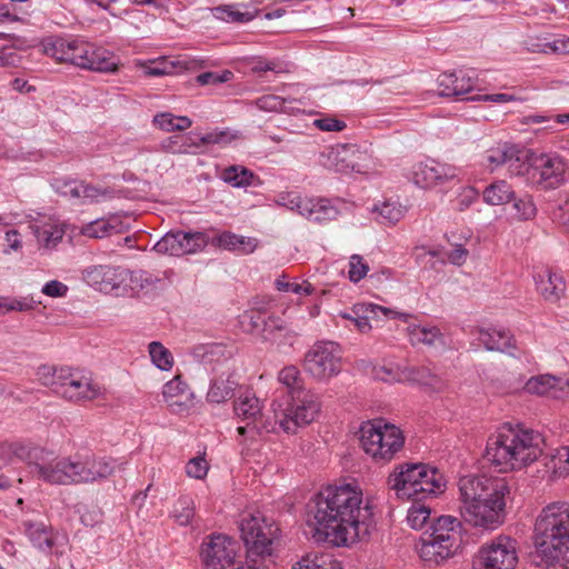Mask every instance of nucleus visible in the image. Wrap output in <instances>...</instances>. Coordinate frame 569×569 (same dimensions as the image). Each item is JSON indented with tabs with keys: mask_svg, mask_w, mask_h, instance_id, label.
<instances>
[{
	"mask_svg": "<svg viewBox=\"0 0 569 569\" xmlns=\"http://www.w3.org/2000/svg\"><path fill=\"white\" fill-rule=\"evenodd\" d=\"M80 199L82 203L89 202H99L100 198H104L110 196L111 191L108 189H100L92 184L86 183L82 181L81 190H80Z\"/></svg>",
	"mask_w": 569,
	"mask_h": 569,
	"instance_id": "obj_57",
	"label": "nucleus"
},
{
	"mask_svg": "<svg viewBox=\"0 0 569 569\" xmlns=\"http://www.w3.org/2000/svg\"><path fill=\"white\" fill-rule=\"evenodd\" d=\"M149 355L154 366L161 370H170L173 366L171 352L160 342L152 341L149 345Z\"/></svg>",
	"mask_w": 569,
	"mask_h": 569,
	"instance_id": "obj_43",
	"label": "nucleus"
},
{
	"mask_svg": "<svg viewBox=\"0 0 569 569\" xmlns=\"http://www.w3.org/2000/svg\"><path fill=\"white\" fill-rule=\"evenodd\" d=\"M517 561L515 541L499 536L479 549L472 565L475 569H515Z\"/></svg>",
	"mask_w": 569,
	"mask_h": 569,
	"instance_id": "obj_14",
	"label": "nucleus"
},
{
	"mask_svg": "<svg viewBox=\"0 0 569 569\" xmlns=\"http://www.w3.org/2000/svg\"><path fill=\"white\" fill-rule=\"evenodd\" d=\"M204 569H244L240 546L226 535H210L201 543Z\"/></svg>",
	"mask_w": 569,
	"mask_h": 569,
	"instance_id": "obj_10",
	"label": "nucleus"
},
{
	"mask_svg": "<svg viewBox=\"0 0 569 569\" xmlns=\"http://www.w3.org/2000/svg\"><path fill=\"white\" fill-rule=\"evenodd\" d=\"M209 466L203 457L190 459L186 466V472L189 477L202 479L208 472Z\"/></svg>",
	"mask_w": 569,
	"mask_h": 569,
	"instance_id": "obj_61",
	"label": "nucleus"
},
{
	"mask_svg": "<svg viewBox=\"0 0 569 569\" xmlns=\"http://www.w3.org/2000/svg\"><path fill=\"white\" fill-rule=\"evenodd\" d=\"M542 435L520 423L505 422L487 442L486 458L500 472L520 470L543 452Z\"/></svg>",
	"mask_w": 569,
	"mask_h": 569,
	"instance_id": "obj_3",
	"label": "nucleus"
},
{
	"mask_svg": "<svg viewBox=\"0 0 569 569\" xmlns=\"http://www.w3.org/2000/svg\"><path fill=\"white\" fill-rule=\"evenodd\" d=\"M390 489L401 499L419 502L442 492V476L425 463L400 465L388 478Z\"/></svg>",
	"mask_w": 569,
	"mask_h": 569,
	"instance_id": "obj_7",
	"label": "nucleus"
},
{
	"mask_svg": "<svg viewBox=\"0 0 569 569\" xmlns=\"http://www.w3.org/2000/svg\"><path fill=\"white\" fill-rule=\"evenodd\" d=\"M566 164L559 156L540 154L532 160L531 179L543 189H555L565 181Z\"/></svg>",
	"mask_w": 569,
	"mask_h": 569,
	"instance_id": "obj_17",
	"label": "nucleus"
},
{
	"mask_svg": "<svg viewBox=\"0 0 569 569\" xmlns=\"http://www.w3.org/2000/svg\"><path fill=\"white\" fill-rule=\"evenodd\" d=\"M172 517L180 526H188L194 517V501L190 496H181L172 510Z\"/></svg>",
	"mask_w": 569,
	"mask_h": 569,
	"instance_id": "obj_42",
	"label": "nucleus"
},
{
	"mask_svg": "<svg viewBox=\"0 0 569 569\" xmlns=\"http://www.w3.org/2000/svg\"><path fill=\"white\" fill-rule=\"evenodd\" d=\"M302 207L303 214L307 219L315 222H326L335 220L339 211L331 204L328 199L323 198H308Z\"/></svg>",
	"mask_w": 569,
	"mask_h": 569,
	"instance_id": "obj_31",
	"label": "nucleus"
},
{
	"mask_svg": "<svg viewBox=\"0 0 569 569\" xmlns=\"http://www.w3.org/2000/svg\"><path fill=\"white\" fill-rule=\"evenodd\" d=\"M214 242L220 248L239 251L244 254L252 253L258 247L256 238L239 236L230 231H224L217 236Z\"/></svg>",
	"mask_w": 569,
	"mask_h": 569,
	"instance_id": "obj_34",
	"label": "nucleus"
},
{
	"mask_svg": "<svg viewBox=\"0 0 569 569\" xmlns=\"http://www.w3.org/2000/svg\"><path fill=\"white\" fill-rule=\"evenodd\" d=\"M515 150L512 148L503 147V148H497L491 149L488 151L486 156V163L493 170L495 168L508 164V161L512 158V152Z\"/></svg>",
	"mask_w": 569,
	"mask_h": 569,
	"instance_id": "obj_55",
	"label": "nucleus"
},
{
	"mask_svg": "<svg viewBox=\"0 0 569 569\" xmlns=\"http://www.w3.org/2000/svg\"><path fill=\"white\" fill-rule=\"evenodd\" d=\"M308 198H303L297 192H286L279 194L278 203L289 208L290 210H296L299 214H303L302 207L306 203Z\"/></svg>",
	"mask_w": 569,
	"mask_h": 569,
	"instance_id": "obj_59",
	"label": "nucleus"
},
{
	"mask_svg": "<svg viewBox=\"0 0 569 569\" xmlns=\"http://www.w3.org/2000/svg\"><path fill=\"white\" fill-rule=\"evenodd\" d=\"M29 456L28 448L20 443H0V468L9 465L13 457L26 459Z\"/></svg>",
	"mask_w": 569,
	"mask_h": 569,
	"instance_id": "obj_46",
	"label": "nucleus"
},
{
	"mask_svg": "<svg viewBox=\"0 0 569 569\" xmlns=\"http://www.w3.org/2000/svg\"><path fill=\"white\" fill-rule=\"evenodd\" d=\"M568 382L552 375H539L531 377L525 385V390L530 395L550 396L559 398Z\"/></svg>",
	"mask_w": 569,
	"mask_h": 569,
	"instance_id": "obj_26",
	"label": "nucleus"
},
{
	"mask_svg": "<svg viewBox=\"0 0 569 569\" xmlns=\"http://www.w3.org/2000/svg\"><path fill=\"white\" fill-rule=\"evenodd\" d=\"M320 410V403L315 393L303 391L301 395L290 397L286 407L281 410L274 409L277 423L287 433H295L298 427L312 422Z\"/></svg>",
	"mask_w": 569,
	"mask_h": 569,
	"instance_id": "obj_11",
	"label": "nucleus"
},
{
	"mask_svg": "<svg viewBox=\"0 0 569 569\" xmlns=\"http://www.w3.org/2000/svg\"><path fill=\"white\" fill-rule=\"evenodd\" d=\"M410 174L413 183L421 188L441 184L456 177L453 168L438 163L435 160L416 163Z\"/></svg>",
	"mask_w": 569,
	"mask_h": 569,
	"instance_id": "obj_19",
	"label": "nucleus"
},
{
	"mask_svg": "<svg viewBox=\"0 0 569 569\" xmlns=\"http://www.w3.org/2000/svg\"><path fill=\"white\" fill-rule=\"evenodd\" d=\"M438 84L440 88L439 96L467 100L465 96L473 90L476 79L468 71L458 70L441 73L438 77Z\"/></svg>",
	"mask_w": 569,
	"mask_h": 569,
	"instance_id": "obj_23",
	"label": "nucleus"
},
{
	"mask_svg": "<svg viewBox=\"0 0 569 569\" xmlns=\"http://www.w3.org/2000/svg\"><path fill=\"white\" fill-rule=\"evenodd\" d=\"M386 318H403L409 317L407 313H400L389 308L375 303L361 302L356 303L351 311L343 313L342 317L355 322L360 332H368L371 329V320H378L380 316Z\"/></svg>",
	"mask_w": 569,
	"mask_h": 569,
	"instance_id": "obj_20",
	"label": "nucleus"
},
{
	"mask_svg": "<svg viewBox=\"0 0 569 569\" xmlns=\"http://www.w3.org/2000/svg\"><path fill=\"white\" fill-rule=\"evenodd\" d=\"M287 330V323L283 319L267 313L264 323L261 329L262 338L264 340H277V335Z\"/></svg>",
	"mask_w": 569,
	"mask_h": 569,
	"instance_id": "obj_49",
	"label": "nucleus"
},
{
	"mask_svg": "<svg viewBox=\"0 0 569 569\" xmlns=\"http://www.w3.org/2000/svg\"><path fill=\"white\" fill-rule=\"evenodd\" d=\"M284 98H281L276 94H264L258 99H256L254 104L258 109L268 112H280V109L283 107Z\"/></svg>",
	"mask_w": 569,
	"mask_h": 569,
	"instance_id": "obj_58",
	"label": "nucleus"
},
{
	"mask_svg": "<svg viewBox=\"0 0 569 569\" xmlns=\"http://www.w3.org/2000/svg\"><path fill=\"white\" fill-rule=\"evenodd\" d=\"M116 226L111 224L108 220L97 219L88 223L82 229V233L90 238H103L110 236Z\"/></svg>",
	"mask_w": 569,
	"mask_h": 569,
	"instance_id": "obj_52",
	"label": "nucleus"
},
{
	"mask_svg": "<svg viewBox=\"0 0 569 569\" xmlns=\"http://www.w3.org/2000/svg\"><path fill=\"white\" fill-rule=\"evenodd\" d=\"M233 411L240 421L250 423L254 432L269 433L276 431L277 421L272 422L263 415L260 400L249 390L240 393L234 400Z\"/></svg>",
	"mask_w": 569,
	"mask_h": 569,
	"instance_id": "obj_16",
	"label": "nucleus"
},
{
	"mask_svg": "<svg viewBox=\"0 0 569 569\" xmlns=\"http://www.w3.org/2000/svg\"><path fill=\"white\" fill-rule=\"evenodd\" d=\"M405 379L429 387L433 391H441L445 389V381L427 367H407L402 371Z\"/></svg>",
	"mask_w": 569,
	"mask_h": 569,
	"instance_id": "obj_35",
	"label": "nucleus"
},
{
	"mask_svg": "<svg viewBox=\"0 0 569 569\" xmlns=\"http://www.w3.org/2000/svg\"><path fill=\"white\" fill-rule=\"evenodd\" d=\"M360 442L376 461L387 462L403 447L405 438L398 427L379 419L362 423Z\"/></svg>",
	"mask_w": 569,
	"mask_h": 569,
	"instance_id": "obj_9",
	"label": "nucleus"
},
{
	"mask_svg": "<svg viewBox=\"0 0 569 569\" xmlns=\"http://www.w3.org/2000/svg\"><path fill=\"white\" fill-rule=\"evenodd\" d=\"M34 236L38 242L46 247L51 248L57 246L62 240L64 230L54 223H43L33 228Z\"/></svg>",
	"mask_w": 569,
	"mask_h": 569,
	"instance_id": "obj_40",
	"label": "nucleus"
},
{
	"mask_svg": "<svg viewBox=\"0 0 569 569\" xmlns=\"http://www.w3.org/2000/svg\"><path fill=\"white\" fill-rule=\"evenodd\" d=\"M238 138L239 134L231 132L229 129H214L204 134L194 132L173 134L161 141L160 150L171 154L191 153L202 146H226Z\"/></svg>",
	"mask_w": 569,
	"mask_h": 569,
	"instance_id": "obj_12",
	"label": "nucleus"
},
{
	"mask_svg": "<svg viewBox=\"0 0 569 569\" xmlns=\"http://www.w3.org/2000/svg\"><path fill=\"white\" fill-rule=\"evenodd\" d=\"M461 496V516L466 522L486 530H495L506 518V495L509 486L503 478L468 475L458 482Z\"/></svg>",
	"mask_w": 569,
	"mask_h": 569,
	"instance_id": "obj_2",
	"label": "nucleus"
},
{
	"mask_svg": "<svg viewBox=\"0 0 569 569\" xmlns=\"http://www.w3.org/2000/svg\"><path fill=\"white\" fill-rule=\"evenodd\" d=\"M72 485L98 483L108 479L114 472L111 460L94 455L71 456Z\"/></svg>",
	"mask_w": 569,
	"mask_h": 569,
	"instance_id": "obj_15",
	"label": "nucleus"
},
{
	"mask_svg": "<svg viewBox=\"0 0 569 569\" xmlns=\"http://www.w3.org/2000/svg\"><path fill=\"white\" fill-rule=\"evenodd\" d=\"M478 339L489 351L505 352L513 348V338L505 329H479Z\"/></svg>",
	"mask_w": 569,
	"mask_h": 569,
	"instance_id": "obj_33",
	"label": "nucleus"
},
{
	"mask_svg": "<svg viewBox=\"0 0 569 569\" xmlns=\"http://www.w3.org/2000/svg\"><path fill=\"white\" fill-rule=\"evenodd\" d=\"M511 201H513L512 209L516 211L515 217L518 220L525 221L535 218L537 208L530 196H525L521 198L513 197Z\"/></svg>",
	"mask_w": 569,
	"mask_h": 569,
	"instance_id": "obj_45",
	"label": "nucleus"
},
{
	"mask_svg": "<svg viewBox=\"0 0 569 569\" xmlns=\"http://www.w3.org/2000/svg\"><path fill=\"white\" fill-rule=\"evenodd\" d=\"M459 548L425 535L421 538L419 555L423 561L439 565L452 557Z\"/></svg>",
	"mask_w": 569,
	"mask_h": 569,
	"instance_id": "obj_27",
	"label": "nucleus"
},
{
	"mask_svg": "<svg viewBox=\"0 0 569 569\" xmlns=\"http://www.w3.org/2000/svg\"><path fill=\"white\" fill-rule=\"evenodd\" d=\"M233 73L224 70L221 73L207 71L197 76L196 80L200 86L217 84L228 82L232 79Z\"/></svg>",
	"mask_w": 569,
	"mask_h": 569,
	"instance_id": "obj_60",
	"label": "nucleus"
},
{
	"mask_svg": "<svg viewBox=\"0 0 569 569\" xmlns=\"http://www.w3.org/2000/svg\"><path fill=\"white\" fill-rule=\"evenodd\" d=\"M238 387L239 382L236 375H221L211 380L207 392V401L216 405L223 403L234 396Z\"/></svg>",
	"mask_w": 569,
	"mask_h": 569,
	"instance_id": "obj_29",
	"label": "nucleus"
},
{
	"mask_svg": "<svg viewBox=\"0 0 569 569\" xmlns=\"http://www.w3.org/2000/svg\"><path fill=\"white\" fill-rule=\"evenodd\" d=\"M535 280L537 291L548 302L555 303L565 295L566 282L560 273L546 268L535 276Z\"/></svg>",
	"mask_w": 569,
	"mask_h": 569,
	"instance_id": "obj_24",
	"label": "nucleus"
},
{
	"mask_svg": "<svg viewBox=\"0 0 569 569\" xmlns=\"http://www.w3.org/2000/svg\"><path fill=\"white\" fill-rule=\"evenodd\" d=\"M278 380L288 389L289 397L307 391L302 386L300 371L296 366H287L278 373Z\"/></svg>",
	"mask_w": 569,
	"mask_h": 569,
	"instance_id": "obj_41",
	"label": "nucleus"
},
{
	"mask_svg": "<svg viewBox=\"0 0 569 569\" xmlns=\"http://www.w3.org/2000/svg\"><path fill=\"white\" fill-rule=\"evenodd\" d=\"M427 536L439 539L450 546H461V523L451 516L439 517L431 526V532Z\"/></svg>",
	"mask_w": 569,
	"mask_h": 569,
	"instance_id": "obj_28",
	"label": "nucleus"
},
{
	"mask_svg": "<svg viewBox=\"0 0 569 569\" xmlns=\"http://www.w3.org/2000/svg\"><path fill=\"white\" fill-rule=\"evenodd\" d=\"M515 192L505 180H498L489 184L483 191V200L490 206H501L510 202Z\"/></svg>",
	"mask_w": 569,
	"mask_h": 569,
	"instance_id": "obj_36",
	"label": "nucleus"
},
{
	"mask_svg": "<svg viewBox=\"0 0 569 569\" xmlns=\"http://www.w3.org/2000/svg\"><path fill=\"white\" fill-rule=\"evenodd\" d=\"M313 123L322 131H342L346 128V123L343 121L331 117L316 119Z\"/></svg>",
	"mask_w": 569,
	"mask_h": 569,
	"instance_id": "obj_64",
	"label": "nucleus"
},
{
	"mask_svg": "<svg viewBox=\"0 0 569 569\" xmlns=\"http://www.w3.org/2000/svg\"><path fill=\"white\" fill-rule=\"evenodd\" d=\"M24 531L32 545L43 552H50L54 545L52 528L40 521L23 522Z\"/></svg>",
	"mask_w": 569,
	"mask_h": 569,
	"instance_id": "obj_32",
	"label": "nucleus"
},
{
	"mask_svg": "<svg viewBox=\"0 0 569 569\" xmlns=\"http://www.w3.org/2000/svg\"><path fill=\"white\" fill-rule=\"evenodd\" d=\"M222 179L234 188H244L252 186L258 177L248 168L233 164L223 170Z\"/></svg>",
	"mask_w": 569,
	"mask_h": 569,
	"instance_id": "obj_37",
	"label": "nucleus"
},
{
	"mask_svg": "<svg viewBox=\"0 0 569 569\" xmlns=\"http://www.w3.org/2000/svg\"><path fill=\"white\" fill-rule=\"evenodd\" d=\"M239 530L247 547L249 561L257 563L259 559L272 556V545L279 533L274 521L267 519L259 511L247 513L239 522Z\"/></svg>",
	"mask_w": 569,
	"mask_h": 569,
	"instance_id": "obj_8",
	"label": "nucleus"
},
{
	"mask_svg": "<svg viewBox=\"0 0 569 569\" xmlns=\"http://www.w3.org/2000/svg\"><path fill=\"white\" fill-rule=\"evenodd\" d=\"M361 492L351 485L328 486L313 499V538L335 546L355 541L368 530L370 507H361Z\"/></svg>",
	"mask_w": 569,
	"mask_h": 569,
	"instance_id": "obj_1",
	"label": "nucleus"
},
{
	"mask_svg": "<svg viewBox=\"0 0 569 569\" xmlns=\"http://www.w3.org/2000/svg\"><path fill=\"white\" fill-rule=\"evenodd\" d=\"M274 286H276L277 290L283 291V292H293L297 295H305V296H310L315 292V287L310 282H308V281H303L301 283L291 282L287 279L286 276L279 277L276 280Z\"/></svg>",
	"mask_w": 569,
	"mask_h": 569,
	"instance_id": "obj_48",
	"label": "nucleus"
},
{
	"mask_svg": "<svg viewBox=\"0 0 569 569\" xmlns=\"http://www.w3.org/2000/svg\"><path fill=\"white\" fill-rule=\"evenodd\" d=\"M41 46L44 54L59 62L94 72L114 73L119 70V59L112 52L86 41L56 38L42 41Z\"/></svg>",
	"mask_w": 569,
	"mask_h": 569,
	"instance_id": "obj_4",
	"label": "nucleus"
},
{
	"mask_svg": "<svg viewBox=\"0 0 569 569\" xmlns=\"http://www.w3.org/2000/svg\"><path fill=\"white\" fill-rule=\"evenodd\" d=\"M82 181L72 179H53L51 181L52 189L60 196L70 199H80Z\"/></svg>",
	"mask_w": 569,
	"mask_h": 569,
	"instance_id": "obj_44",
	"label": "nucleus"
},
{
	"mask_svg": "<svg viewBox=\"0 0 569 569\" xmlns=\"http://www.w3.org/2000/svg\"><path fill=\"white\" fill-rule=\"evenodd\" d=\"M162 396L172 413L188 412L193 406V392L181 380L180 376L174 377L163 386Z\"/></svg>",
	"mask_w": 569,
	"mask_h": 569,
	"instance_id": "obj_22",
	"label": "nucleus"
},
{
	"mask_svg": "<svg viewBox=\"0 0 569 569\" xmlns=\"http://www.w3.org/2000/svg\"><path fill=\"white\" fill-rule=\"evenodd\" d=\"M430 517V508L425 505H413L408 510L407 521L412 529H421Z\"/></svg>",
	"mask_w": 569,
	"mask_h": 569,
	"instance_id": "obj_51",
	"label": "nucleus"
},
{
	"mask_svg": "<svg viewBox=\"0 0 569 569\" xmlns=\"http://www.w3.org/2000/svg\"><path fill=\"white\" fill-rule=\"evenodd\" d=\"M88 283L99 291L111 292L127 280L128 271L120 267L93 266L86 270Z\"/></svg>",
	"mask_w": 569,
	"mask_h": 569,
	"instance_id": "obj_21",
	"label": "nucleus"
},
{
	"mask_svg": "<svg viewBox=\"0 0 569 569\" xmlns=\"http://www.w3.org/2000/svg\"><path fill=\"white\" fill-rule=\"evenodd\" d=\"M183 231L166 233L154 246L153 250L158 253L170 256H183Z\"/></svg>",
	"mask_w": 569,
	"mask_h": 569,
	"instance_id": "obj_39",
	"label": "nucleus"
},
{
	"mask_svg": "<svg viewBox=\"0 0 569 569\" xmlns=\"http://www.w3.org/2000/svg\"><path fill=\"white\" fill-rule=\"evenodd\" d=\"M33 472L38 479L59 486L72 485V461L71 456L56 457L47 462H37L33 466Z\"/></svg>",
	"mask_w": 569,
	"mask_h": 569,
	"instance_id": "obj_18",
	"label": "nucleus"
},
{
	"mask_svg": "<svg viewBox=\"0 0 569 569\" xmlns=\"http://www.w3.org/2000/svg\"><path fill=\"white\" fill-rule=\"evenodd\" d=\"M533 539L541 557H555L569 546V502L546 505L536 518Z\"/></svg>",
	"mask_w": 569,
	"mask_h": 569,
	"instance_id": "obj_6",
	"label": "nucleus"
},
{
	"mask_svg": "<svg viewBox=\"0 0 569 569\" xmlns=\"http://www.w3.org/2000/svg\"><path fill=\"white\" fill-rule=\"evenodd\" d=\"M213 16L226 22H246L252 19L249 12H240L231 6H220L214 8Z\"/></svg>",
	"mask_w": 569,
	"mask_h": 569,
	"instance_id": "obj_50",
	"label": "nucleus"
},
{
	"mask_svg": "<svg viewBox=\"0 0 569 569\" xmlns=\"http://www.w3.org/2000/svg\"><path fill=\"white\" fill-rule=\"evenodd\" d=\"M409 341L412 346L445 347V336L436 326L410 325L408 327Z\"/></svg>",
	"mask_w": 569,
	"mask_h": 569,
	"instance_id": "obj_30",
	"label": "nucleus"
},
{
	"mask_svg": "<svg viewBox=\"0 0 569 569\" xmlns=\"http://www.w3.org/2000/svg\"><path fill=\"white\" fill-rule=\"evenodd\" d=\"M184 236L183 254L194 253L208 243V236L204 232H184Z\"/></svg>",
	"mask_w": 569,
	"mask_h": 569,
	"instance_id": "obj_54",
	"label": "nucleus"
},
{
	"mask_svg": "<svg viewBox=\"0 0 569 569\" xmlns=\"http://www.w3.org/2000/svg\"><path fill=\"white\" fill-rule=\"evenodd\" d=\"M305 370L317 380H326L341 371V350L332 341L316 342L306 353Z\"/></svg>",
	"mask_w": 569,
	"mask_h": 569,
	"instance_id": "obj_13",
	"label": "nucleus"
},
{
	"mask_svg": "<svg viewBox=\"0 0 569 569\" xmlns=\"http://www.w3.org/2000/svg\"><path fill=\"white\" fill-rule=\"evenodd\" d=\"M266 316V311L251 309L240 316V323L249 332H261Z\"/></svg>",
	"mask_w": 569,
	"mask_h": 569,
	"instance_id": "obj_47",
	"label": "nucleus"
},
{
	"mask_svg": "<svg viewBox=\"0 0 569 569\" xmlns=\"http://www.w3.org/2000/svg\"><path fill=\"white\" fill-rule=\"evenodd\" d=\"M532 162L522 161L516 152H512V158L508 161V170L511 174L528 176L531 179Z\"/></svg>",
	"mask_w": 569,
	"mask_h": 569,
	"instance_id": "obj_62",
	"label": "nucleus"
},
{
	"mask_svg": "<svg viewBox=\"0 0 569 569\" xmlns=\"http://www.w3.org/2000/svg\"><path fill=\"white\" fill-rule=\"evenodd\" d=\"M37 376L43 386L72 403L93 401L106 395L102 386L77 369L44 365L38 368Z\"/></svg>",
	"mask_w": 569,
	"mask_h": 569,
	"instance_id": "obj_5",
	"label": "nucleus"
},
{
	"mask_svg": "<svg viewBox=\"0 0 569 569\" xmlns=\"http://www.w3.org/2000/svg\"><path fill=\"white\" fill-rule=\"evenodd\" d=\"M365 154L357 144H338L329 153L331 164L336 171L359 170Z\"/></svg>",
	"mask_w": 569,
	"mask_h": 569,
	"instance_id": "obj_25",
	"label": "nucleus"
},
{
	"mask_svg": "<svg viewBox=\"0 0 569 569\" xmlns=\"http://www.w3.org/2000/svg\"><path fill=\"white\" fill-rule=\"evenodd\" d=\"M369 271V266L360 254H352L349 260L348 278L351 282H359Z\"/></svg>",
	"mask_w": 569,
	"mask_h": 569,
	"instance_id": "obj_53",
	"label": "nucleus"
},
{
	"mask_svg": "<svg viewBox=\"0 0 569 569\" xmlns=\"http://www.w3.org/2000/svg\"><path fill=\"white\" fill-rule=\"evenodd\" d=\"M292 569H341L333 562L326 563L323 557H302L301 560L292 566Z\"/></svg>",
	"mask_w": 569,
	"mask_h": 569,
	"instance_id": "obj_56",
	"label": "nucleus"
},
{
	"mask_svg": "<svg viewBox=\"0 0 569 569\" xmlns=\"http://www.w3.org/2000/svg\"><path fill=\"white\" fill-rule=\"evenodd\" d=\"M548 567L552 569H569V547L568 550H560L555 557H541Z\"/></svg>",
	"mask_w": 569,
	"mask_h": 569,
	"instance_id": "obj_63",
	"label": "nucleus"
},
{
	"mask_svg": "<svg viewBox=\"0 0 569 569\" xmlns=\"http://www.w3.org/2000/svg\"><path fill=\"white\" fill-rule=\"evenodd\" d=\"M372 212L377 213L380 223L396 224L405 214V207L398 201L386 200L379 204H375Z\"/></svg>",
	"mask_w": 569,
	"mask_h": 569,
	"instance_id": "obj_38",
	"label": "nucleus"
}]
</instances>
